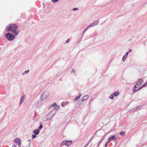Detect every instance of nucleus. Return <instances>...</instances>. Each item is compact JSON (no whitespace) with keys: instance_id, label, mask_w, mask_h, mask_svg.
Segmentation results:
<instances>
[{"instance_id":"a211bd4d","label":"nucleus","mask_w":147,"mask_h":147,"mask_svg":"<svg viewBox=\"0 0 147 147\" xmlns=\"http://www.w3.org/2000/svg\"><path fill=\"white\" fill-rule=\"evenodd\" d=\"M110 98L111 99H113L114 98L113 95H111L110 96Z\"/></svg>"},{"instance_id":"2eb2a0df","label":"nucleus","mask_w":147,"mask_h":147,"mask_svg":"<svg viewBox=\"0 0 147 147\" xmlns=\"http://www.w3.org/2000/svg\"><path fill=\"white\" fill-rule=\"evenodd\" d=\"M127 57H126L125 56H124L123 57V59H122L123 61H125V60Z\"/></svg>"},{"instance_id":"6ab92c4d","label":"nucleus","mask_w":147,"mask_h":147,"mask_svg":"<svg viewBox=\"0 0 147 147\" xmlns=\"http://www.w3.org/2000/svg\"><path fill=\"white\" fill-rule=\"evenodd\" d=\"M40 126L39 127V129H40L42 127V126L41 125V124L40 123Z\"/></svg>"},{"instance_id":"7ed1b4c3","label":"nucleus","mask_w":147,"mask_h":147,"mask_svg":"<svg viewBox=\"0 0 147 147\" xmlns=\"http://www.w3.org/2000/svg\"><path fill=\"white\" fill-rule=\"evenodd\" d=\"M143 82V80L142 79H140L137 82L136 84L134 86V88H136L139 87L142 84Z\"/></svg>"},{"instance_id":"39448f33","label":"nucleus","mask_w":147,"mask_h":147,"mask_svg":"<svg viewBox=\"0 0 147 147\" xmlns=\"http://www.w3.org/2000/svg\"><path fill=\"white\" fill-rule=\"evenodd\" d=\"M117 140V138L115 135H113L109 138L108 142H109L111 140Z\"/></svg>"},{"instance_id":"bb28decb","label":"nucleus","mask_w":147,"mask_h":147,"mask_svg":"<svg viewBox=\"0 0 147 147\" xmlns=\"http://www.w3.org/2000/svg\"><path fill=\"white\" fill-rule=\"evenodd\" d=\"M78 9V8H74L73 9V10H77Z\"/></svg>"},{"instance_id":"f8f14e48","label":"nucleus","mask_w":147,"mask_h":147,"mask_svg":"<svg viewBox=\"0 0 147 147\" xmlns=\"http://www.w3.org/2000/svg\"><path fill=\"white\" fill-rule=\"evenodd\" d=\"M80 96H81V94H80L79 96H76L75 98V100H78L80 98Z\"/></svg>"},{"instance_id":"393cba45","label":"nucleus","mask_w":147,"mask_h":147,"mask_svg":"<svg viewBox=\"0 0 147 147\" xmlns=\"http://www.w3.org/2000/svg\"><path fill=\"white\" fill-rule=\"evenodd\" d=\"M128 53H129V52H127L126 53L125 55V56H126V57H127V56L128 55Z\"/></svg>"},{"instance_id":"b1692460","label":"nucleus","mask_w":147,"mask_h":147,"mask_svg":"<svg viewBox=\"0 0 147 147\" xmlns=\"http://www.w3.org/2000/svg\"><path fill=\"white\" fill-rule=\"evenodd\" d=\"M69 39H67L66 40V43H68V42H69Z\"/></svg>"},{"instance_id":"f257e3e1","label":"nucleus","mask_w":147,"mask_h":147,"mask_svg":"<svg viewBox=\"0 0 147 147\" xmlns=\"http://www.w3.org/2000/svg\"><path fill=\"white\" fill-rule=\"evenodd\" d=\"M18 28V26L16 24H10L7 27V30L8 32L14 33L17 35L19 33Z\"/></svg>"},{"instance_id":"1a4fd4ad","label":"nucleus","mask_w":147,"mask_h":147,"mask_svg":"<svg viewBox=\"0 0 147 147\" xmlns=\"http://www.w3.org/2000/svg\"><path fill=\"white\" fill-rule=\"evenodd\" d=\"M39 131L38 129H36L34 130L33 131V132L35 134V135H37L39 134Z\"/></svg>"},{"instance_id":"f03ea898","label":"nucleus","mask_w":147,"mask_h":147,"mask_svg":"<svg viewBox=\"0 0 147 147\" xmlns=\"http://www.w3.org/2000/svg\"><path fill=\"white\" fill-rule=\"evenodd\" d=\"M5 37L8 40H12L14 39L15 36L13 34H11L10 33H8L5 34Z\"/></svg>"},{"instance_id":"9b49d317","label":"nucleus","mask_w":147,"mask_h":147,"mask_svg":"<svg viewBox=\"0 0 147 147\" xmlns=\"http://www.w3.org/2000/svg\"><path fill=\"white\" fill-rule=\"evenodd\" d=\"M25 98V96L24 95H23L22 97L21 100V103L24 101Z\"/></svg>"},{"instance_id":"4468645a","label":"nucleus","mask_w":147,"mask_h":147,"mask_svg":"<svg viewBox=\"0 0 147 147\" xmlns=\"http://www.w3.org/2000/svg\"><path fill=\"white\" fill-rule=\"evenodd\" d=\"M59 109V106L58 105H57L56 106H55V109L56 110H58Z\"/></svg>"},{"instance_id":"2f4dec72","label":"nucleus","mask_w":147,"mask_h":147,"mask_svg":"<svg viewBox=\"0 0 147 147\" xmlns=\"http://www.w3.org/2000/svg\"><path fill=\"white\" fill-rule=\"evenodd\" d=\"M131 51V50H129V52H130Z\"/></svg>"},{"instance_id":"aec40b11","label":"nucleus","mask_w":147,"mask_h":147,"mask_svg":"<svg viewBox=\"0 0 147 147\" xmlns=\"http://www.w3.org/2000/svg\"><path fill=\"white\" fill-rule=\"evenodd\" d=\"M109 143V142H108V141L105 144V147H107L108 145V143Z\"/></svg>"},{"instance_id":"5701e85b","label":"nucleus","mask_w":147,"mask_h":147,"mask_svg":"<svg viewBox=\"0 0 147 147\" xmlns=\"http://www.w3.org/2000/svg\"><path fill=\"white\" fill-rule=\"evenodd\" d=\"M36 135H35H35H32V138H33L35 137H36Z\"/></svg>"},{"instance_id":"0eeeda50","label":"nucleus","mask_w":147,"mask_h":147,"mask_svg":"<svg viewBox=\"0 0 147 147\" xmlns=\"http://www.w3.org/2000/svg\"><path fill=\"white\" fill-rule=\"evenodd\" d=\"M48 96V95L47 94L46 95L45 93H44L41 96V98L42 99V100H43L47 98Z\"/></svg>"},{"instance_id":"423d86ee","label":"nucleus","mask_w":147,"mask_h":147,"mask_svg":"<svg viewBox=\"0 0 147 147\" xmlns=\"http://www.w3.org/2000/svg\"><path fill=\"white\" fill-rule=\"evenodd\" d=\"M15 142L18 144L19 145H20L21 143V141L20 139L19 138H16L14 140Z\"/></svg>"},{"instance_id":"c85d7f7f","label":"nucleus","mask_w":147,"mask_h":147,"mask_svg":"<svg viewBox=\"0 0 147 147\" xmlns=\"http://www.w3.org/2000/svg\"><path fill=\"white\" fill-rule=\"evenodd\" d=\"M144 87V85H143V86H142L140 87H141V88L142 89V88L143 87Z\"/></svg>"},{"instance_id":"cd10ccee","label":"nucleus","mask_w":147,"mask_h":147,"mask_svg":"<svg viewBox=\"0 0 147 147\" xmlns=\"http://www.w3.org/2000/svg\"><path fill=\"white\" fill-rule=\"evenodd\" d=\"M12 147H17L16 145H13L12 146Z\"/></svg>"},{"instance_id":"20e7f679","label":"nucleus","mask_w":147,"mask_h":147,"mask_svg":"<svg viewBox=\"0 0 147 147\" xmlns=\"http://www.w3.org/2000/svg\"><path fill=\"white\" fill-rule=\"evenodd\" d=\"M64 144H65L66 145L69 146L72 143V141L71 140L68 141H63Z\"/></svg>"},{"instance_id":"412c9836","label":"nucleus","mask_w":147,"mask_h":147,"mask_svg":"<svg viewBox=\"0 0 147 147\" xmlns=\"http://www.w3.org/2000/svg\"><path fill=\"white\" fill-rule=\"evenodd\" d=\"M124 134V131H122L120 133V134L121 135H123Z\"/></svg>"},{"instance_id":"6e6552de","label":"nucleus","mask_w":147,"mask_h":147,"mask_svg":"<svg viewBox=\"0 0 147 147\" xmlns=\"http://www.w3.org/2000/svg\"><path fill=\"white\" fill-rule=\"evenodd\" d=\"M89 96L88 95H87L84 96L83 97L82 100V102H84V101L87 100Z\"/></svg>"},{"instance_id":"ddd939ff","label":"nucleus","mask_w":147,"mask_h":147,"mask_svg":"<svg viewBox=\"0 0 147 147\" xmlns=\"http://www.w3.org/2000/svg\"><path fill=\"white\" fill-rule=\"evenodd\" d=\"M119 94V92L118 91H116L114 93V94L116 96L118 95Z\"/></svg>"},{"instance_id":"c756f323","label":"nucleus","mask_w":147,"mask_h":147,"mask_svg":"<svg viewBox=\"0 0 147 147\" xmlns=\"http://www.w3.org/2000/svg\"><path fill=\"white\" fill-rule=\"evenodd\" d=\"M29 71V70H28L27 71H25V72L26 73V72H28Z\"/></svg>"},{"instance_id":"473e14b6","label":"nucleus","mask_w":147,"mask_h":147,"mask_svg":"<svg viewBox=\"0 0 147 147\" xmlns=\"http://www.w3.org/2000/svg\"><path fill=\"white\" fill-rule=\"evenodd\" d=\"M87 28H86V29H85V30H87Z\"/></svg>"},{"instance_id":"7c9ffc66","label":"nucleus","mask_w":147,"mask_h":147,"mask_svg":"<svg viewBox=\"0 0 147 147\" xmlns=\"http://www.w3.org/2000/svg\"><path fill=\"white\" fill-rule=\"evenodd\" d=\"M93 24H92V25H91L90 26H93L92 25Z\"/></svg>"},{"instance_id":"9d476101","label":"nucleus","mask_w":147,"mask_h":147,"mask_svg":"<svg viewBox=\"0 0 147 147\" xmlns=\"http://www.w3.org/2000/svg\"><path fill=\"white\" fill-rule=\"evenodd\" d=\"M68 104V102H63L61 104V106L62 107H64L65 105Z\"/></svg>"},{"instance_id":"72a5a7b5","label":"nucleus","mask_w":147,"mask_h":147,"mask_svg":"<svg viewBox=\"0 0 147 147\" xmlns=\"http://www.w3.org/2000/svg\"><path fill=\"white\" fill-rule=\"evenodd\" d=\"M86 146H84V147H85Z\"/></svg>"},{"instance_id":"dca6fc26","label":"nucleus","mask_w":147,"mask_h":147,"mask_svg":"<svg viewBox=\"0 0 147 147\" xmlns=\"http://www.w3.org/2000/svg\"><path fill=\"white\" fill-rule=\"evenodd\" d=\"M57 105L55 103H54L51 105L52 107H54L55 106H56Z\"/></svg>"},{"instance_id":"f704fd0d","label":"nucleus","mask_w":147,"mask_h":147,"mask_svg":"<svg viewBox=\"0 0 147 147\" xmlns=\"http://www.w3.org/2000/svg\"><path fill=\"white\" fill-rule=\"evenodd\" d=\"M28 147V146H27H27H26V147Z\"/></svg>"},{"instance_id":"f3484780","label":"nucleus","mask_w":147,"mask_h":147,"mask_svg":"<svg viewBox=\"0 0 147 147\" xmlns=\"http://www.w3.org/2000/svg\"><path fill=\"white\" fill-rule=\"evenodd\" d=\"M141 89V87H140L138 89H137L136 90L135 89H134L133 90L134 92H136L137 91H138L139 90Z\"/></svg>"},{"instance_id":"4be33fe9","label":"nucleus","mask_w":147,"mask_h":147,"mask_svg":"<svg viewBox=\"0 0 147 147\" xmlns=\"http://www.w3.org/2000/svg\"><path fill=\"white\" fill-rule=\"evenodd\" d=\"M59 0H52V1L54 2H57Z\"/></svg>"},{"instance_id":"a878e982","label":"nucleus","mask_w":147,"mask_h":147,"mask_svg":"<svg viewBox=\"0 0 147 147\" xmlns=\"http://www.w3.org/2000/svg\"><path fill=\"white\" fill-rule=\"evenodd\" d=\"M144 85V86H146L147 85V82H146V83H145L143 85Z\"/></svg>"}]
</instances>
